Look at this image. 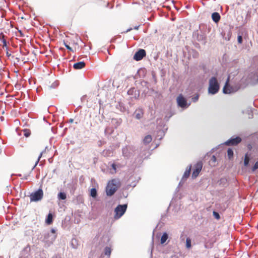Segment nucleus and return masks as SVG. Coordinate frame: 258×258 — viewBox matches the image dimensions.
I'll return each mask as SVG.
<instances>
[{"instance_id":"f257e3e1","label":"nucleus","mask_w":258,"mask_h":258,"mask_svg":"<svg viewBox=\"0 0 258 258\" xmlns=\"http://www.w3.org/2000/svg\"><path fill=\"white\" fill-rule=\"evenodd\" d=\"M209 86L208 88L209 94L214 95L219 90L220 86L217 78L215 77H212L209 80Z\"/></svg>"},{"instance_id":"f03ea898","label":"nucleus","mask_w":258,"mask_h":258,"mask_svg":"<svg viewBox=\"0 0 258 258\" xmlns=\"http://www.w3.org/2000/svg\"><path fill=\"white\" fill-rule=\"evenodd\" d=\"M117 181L116 179H112L109 181L106 187V193L108 196H112L117 189Z\"/></svg>"},{"instance_id":"7ed1b4c3","label":"nucleus","mask_w":258,"mask_h":258,"mask_svg":"<svg viewBox=\"0 0 258 258\" xmlns=\"http://www.w3.org/2000/svg\"><path fill=\"white\" fill-rule=\"evenodd\" d=\"M127 207V204L118 205L114 210L115 215L114 219H118L120 218L125 212Z\"/></svg>"},{"instance_id":"20e7f679","label":"nucleus","mask_w":258,"mask_h":258,"mask_svg":"<svg viewBox=\"0 0 258 258\" xmlns=\"http://www.w3.org/2000/svg\"><path fill=\"white\" fill-rule=\"evenodd\" d=\"M178 106L182 108H187L190 105V103H188L186 99L180 94L176 99Z\"/></svg>"},{"instance_id":"39448f33","label":"nucleus","mask_w":258,"mask_h":258,"mask_svg":"<svg viewBox=\"0 0 258 258\" xmlns=\"http://www.w3.org/2000/svg\"><path fill=\"white\" fill-rule=\"evenodd\" d=\"M43 195V190L41 189H39L34 193L31 194L30 200L31 201H38L42 199Z\"/></svg>"},{"instance_id":"423d86ee","label":"nucleus","mask_w":258,"mask_h":258,"mask_svg":"<svg viewBox=\"0 0 258 258\" xmlns=\"http://www.w3.org/2000/svg\"><path fill=\"white\" fill-rule=\"evenodd\" d=\"M133 149L130 146H125L122 149V156L125 158H129L133 154Z\"/></svg>"},{"instance_id":"0eeeda50","label":"nucleus","mask_w":258,"mask_h":258,"mask_svg":"<svg viewBox=\"0 0 258 258\" xmlns=\"http://www.w3.org/2000/svg\"><path fill=\"white\" fill-rule=\"evenodd\" d=\"M241 139L239 137L235 138L232 137L226 142L224 143V144L226 146H235L240 143Z\"/></svg>"},{"instance_id":"6e6552de","label":"nucleus","mask_w":258,"mask_h":258,"mask_svg":"<svg viewBox=\"0 0 258 258\" xmlns=\"http://www.w3.org/2000/svg\"><path fill=\"white\" fill-rule=\"evenodd\" d=\"M146 51L144 49H140L135 53L134 59L137 61L141 60L146 56Z\"/></svg>"},{"instance_id":"1a4fd4ad","label":"nucleus","mask_w":258,"mask_h":258,"mask_svg":"<svg viewBox=\"0 0 258 258\" xmlns=\"http://www.w3.org/2000/svg\"><path fill=\"white\" fill-rule=\"evenodd\" d=\"M228 79L226 81L225 85L223 89V92L224 94H230L234 92L235 91L233 87H231L228 84Z\"/></svg>"},{"instance_id":"9d476101","label":"nucleus","mask_w":258,"mask_h":258,"mask_svg":"<svg viewBox=\"0 0 258 258\" xmlns=\"http://www.w3.org/2000/svg\"><path fill=\"white\" fill-rule=\"evenodd\" d=\"M202 168V164L201 162H198L196 164V169H194L192 174V177H197L199 174Z\"/></svg>"},{"instance_id":"9b49d317","label":"nucleus","mask_w":258,"mask_h":258,"mask_svg":"<svg viewBox=\"0 0 258 258\" xmlns=\"http://www.w3.org/2000/svg\"><path fill=\"white\" fill-rule=\"evenodd\" d=\"M127 94L129 95H132V98L137 99L139 97V92L135 88H132L127 91Z\"/></svg>"},{"instance_id":"f8f14e48","label":"nucleus","mask_w":258,"mask_h":258,"mask_svg":"<svg viewBox=\"0 0 258 258\" xmlns=\"http://www.w3.org/2000/svg\"><path fill=\"white\" fill-rule=\"evenodd\" d=\"M143 114V109L141 107H139L135 110L133 114V115L136 119H140L141 118H142Z\"/></svg>"},{"instance_id":"ddd939ff","label":"nucleus","mask_w":258,"mask_h":258,"mask_svg":"<svg viewBox=\"0 0 258 258\" xmlns=\"http://www.w3.org/2000/svg\"><path fill=\"white\" fill-rule=\"evenodd\" d=\"M221 19V16L218 12H214L212 14V19L215 23H218Z\"/></svg>"},{"instance_id":"4468645a","label":"nucleus","mask_w":258,"mask_h":258,"mask_svg":"<svg viewBox=\"0 0 258 258\" xmlns=\"http://www.w3.org/2000/svg\"><path fill=\"white\" fill-rule=\"evenodd\" d=\"M85 66V63L84 61H80L75 63L73 66V67L76 70H80Z\"/></svg>"},{"instance_id":"2eb2a0df","label":"nucleus","mask_w":258,"mask_h":258,"mask_svg":"<svg viewBox=\"0 0 258 258\" xmlns=\"http://www.w3.org/2000/svg\"><path fill=\"white\" fill-rule=\"evenodd\" d=\"M122 122V120L120 118H112L111 119V123L115 126V127H117L119 126Z\"/></svg>"},{"instance_id":"dca6fc26","label":"nucleus","mask_w":258,"mask_h":258,"mask_svg":"<svg viewBox=\"0 0 258 258\" xmlns=\"http://www.w3.org/2000/svg\"><path fill=\"white\" fill-rule=\"evenodd\" d=\"M191 166L190 165L189 166L188 168L186 169V170L185 171V172L183 174V175L182 177V179L186 180L189 177L190 172V170H191Z\"/></svg>"},{"instance_id":"f3484780","label":"nucleus","mask_w":258,"mask_h":258,"mask_svg":"<svg viewBox=\"0 0 258 258\" xmlns=\"http://www.w3.org/2000/svg\"><path fill=\"white\" fill-rule=\"evenodd\" d=\"M53 221V215L51 213H49L45 220V223L48 225H50Z\"/></svg>"},{"instance_id":"a211bd4d","label":"nucleus","mask_w":258,"mask_h":258,"mask_svg":"<svg viewBox=\"0 0 258 258\" xmlns=\"http://www.w3.org/2000/svg\"><path fill=\"white\" fill-rule=\"evenodd\" d=\"M251 17V11L248 10L247 12L245 19L243 21V25L246 24L249 21Z\"/></svg>"},{"instance_id":"6ab92c4d","label":"nucleus","mask_w":258,"mask_h":258,"mask_svg":"<svg viewBox=\"0 0 258 258\" xmlns=\"http://www.w3.org/2000/svg\"><path fill=\"white\" fill-rule=\"evenodd\" d=\"M249 160H250V155L248 153H246L245 155L244 159V165L245 166H247L248 165Z\"/></svg>"},{"instance_id":"aec40b11","label":"nucleus","mask_w":258,"mask_h":258,"mask_svg":"<svg viewBox=\"0 0 258 258\" xmlns=\"http://www.w3.org/2000/svg\"><path fill=\"white\" fill-rule=\"evenodd\" d=\"M152 139L151 136L147 135L144 138L143 142L145 144H148L152 141Z\"/></svg>"},{"instance_id":"412c9836","label":"nucleus","mask_w":258,"mask_h":258,"mask_svg":"<svg viewBox=\"0 0 258 258\" xmlns=\"http://www.w3.org/2000/svg\"><path fill=\"white\" fill-rule=\"evenodd\" d=\"M57 198L59 200H64L67 198V195L64 192H60L57 195Z\"/></svg>"},{"instance_id":"4be33fe9","label":"nucleus","mask_w":258,"mask_h":258,"mask_svg":"<svg viewBox=\"0 0 258 258\" xmlns=\"http://www.w3.org/2000/svg\"><path fill=\"white\" fill-rule=\"evenodd\" d=\"M97 196V191L95 188H92L90 190V196L95 198Z\"/></svg>"},{"instance_id":"5701e85b","label":"nucleus","mask_w":258,"mask_h":258,"mask_svg":"<svg viewBox=\"0 0 258 258\" xmlns=\"http://www.w3.org/2000/svg\"><path fill=\"white\" fill-rule=\"evenodd\" d=\"M168 237V234L166 232L164 233L161 238V243L162 244L166 242V241L167 240Z\"/></svg>"},{"instance_id":"b1692460","label":"nucleus","mask_w":258,"mask_h":258,"mask_svg":"<svg viewBox=\"0 0 258 258\" xmlns=\"http://www.w3.org/2000/svg\"><path fill=\"white\" fill-rule=\"evenodd\" d=\"M150 155L149 150L147 149L145 151V153H141V156L142 158L145 159L147 158Z\"/></svg>"},{"instance_id":"393cba45","label":"nucleus","mask_w":258,"mask_h":258,"mask_svg":"<svg viewBox=\"0 0 258 258\" xmlns=\"http://www.w3.org/2000/svg\"><path fill=\"white\" fill-rule=\"evenodd\" d=\"M103 155L104 156H110L111 154H112L113 152L111 150L108 149V150H105L103 152Z\"/></svg>"},{"instance_id":"a878e982","label":"nucleus","mask_w":258,"mask_h":258,"mask_svg":"<svg viewBox=\"0 0 258 258\" xmlns=\"http://www.w3.org/2000/svg\"><path fill=\"white\" fill-rule=\"evenodd\" d=\"M111 248L109 247H106L104 248V253L105 255H107L108 256H110L111 254Z\"/></svg>"},{"instance_id":"bb28decb","label":"nucleus","mask_w":258,"mask_h":258,"mask_svg":"<svg viewBox=\"0 0 258 258\" xmlns=\"http://www.w3.org/2000/svg\"><path fill=\"white\" fill-rule=\"evenodd\" d=\"M227 155L229 159H231L233 157V151L232 149L229 148L227 150Z\"/></svg>"},{"instance_id":"cd10ccee","label":"nucleus","mask_w":258,"mask_h":258,"mask_svg":"<svg viewBox=\"0 0 258 258\" xmlns=\"http://www.w3.org/2000/svg\"><path fill=\"white\" fill-rule=\"evenodd\" d=\"M24 132V135L26 137H29L30 136L31 132L28 129H24L23 130Z\"/></svg>"},{"instance_id":"c85d7f7f","label":"nucleus","mask_w":258,"mask_h":258,"mask_svg":"<svg viewBox=\"0 0 258 258\" xmlns=\"http://www.w3.org/2000/svg\"><path fill=\"white\" fill-rule=\"evenodd\" d=\"M219 184L224 185L227 183V179L226 178H221L219 181Z\"/></svg>"},{"instance_id":"c756f323","label":"nucleus","mask_w":258,"mask_h":258,"mask_svg":"<svg viewBox=\"0 0 258 258\" xmlns=\"http://www.w3.org/2000/svg\"><path fill=\"white\" fill-rule=\"evenodd\" d=\"M191 239L189 237H187L186 239V247L187 248L191 247Z\"/></svg>"},{"instance_id":"7c9ffc66","label":"nucleus","mask_w":258,"mask_h":258,"mask_svg":"<svg viewBox=\"0 0 258 258\" xmlns=\"http://www.w3.org/2000/svg\"><path fill=\"white\" fill-rule=\"evenodd\" d=\"M199 98V95L198 94H196L194 97H192L191 100L194 102L198 101Z\"/></svg>"},{"instance_id":"2f4dec72","label":"nucleus","mask_w":258,"mask_h":258,"mask_svg":"<svg viewBox=\"0 0 258 258\" xmlns=\"http://www.w3.org/2000/svg\"><path fill=\"white\" fill-rule=\"evenodd\" d=\"M213 216H214V217L216 219L219 220L220 218V215L218 212H217L216 211H213Z\"/></svg>"},{"instance_id":"473e14b6","label":"nucleus","mask_w":258,"mask_h":258,"mask_svg":"<svg viewBox=\"0 0 258 258\" xmlns=\"http://www.w3.org/2000/svg\"><path fill=\"white\" fill-rule=\"evenodd\" d=\"M111 166L113 170V171H111V172L112 173H116V165H115V164L114 163H112L111 165Z\"/></svg>"},{"instance_id":"72a5a7b5","label":"nucleus","mask_w":258,"mask_h":258,"mask_svg":"<svg viewBox=\"0 0 258 258\" xmlns=\"http://www.w3.org/2000/svg\"><path fill=\"white\" fill-rule=\"evenodd\" d=\"M205 38H206L205 36H204V35H201L198 36L197 39L198 41H201V40L205 41Z\"/></svg>"},{"instance_id":"f704fd0d","label":"nucleus","mask_w":258,"mask_h":258,"mask_svg":"<svg viewBox=\"0 0 258 258\" xmlns=\"http://www.w3.org/2000/svg\"><path fill=\"white\" fill-rule=\"evenodd\" d=\"M237 41L239 44H241L243 41L242 36L241 35H238L237 37Z\"/></svg>"},{"instance_id":"c9c22d12","label":"nucleus","mask_w":258,"mask_h":258,"mask_svg":"<svg viewBox=\"0 0 258 258\" xmlns=\"http://www.w3.org/2000/svg\"><path fill=\"white\" fill-rule=\"evenodd\" d=\"M258 169V162H256L252 168V171H254Z\"/></svg>"},{"instance_id":"e433bc0d","label":"nucleus","mask_w":258,"mask_h":258,"mask_svg":"<svg viewBox=\"0 0 258 258\" xmlns=\"http://www.w3.org/2000/svg\"><path fill=\"white\" fill-rule=\"evenodd\" d=\"M42 154V153H40V154L39 155V157H38V159H37V161H36V163H35V165H34V167H33V169H34V168L36 166V165H37V164L38 163V162H39V160H40V158H41Z\"/></svg>"},{"instance_id":"4c0bfd02","label":"nucleus","mask_w":258,"mask_h":258,"mask_svg":"<svg viewBox=\"0 0 258 258\" xmlns=\"http://www.w3.org/2000/svg\"><path fill=\"white\" fill-rule=\"evenodd\" d=\"M64 46L66 47L70 51H73V49L70 47L68 44H67L66 43H64Z\"/></svg>"},{"instance_id":"58836bf2","label":"nucleus","mask_w":258,"mask_h":258,"mask_svg":"<svg viewBox=\"0 0 258 258\" xmlns=\"http://www.w3.org/2000/svg\"><path fill=\"white\" fill-rule=\"evenodd\" d=\"M58 85V83L55 82H54L53 84H52L51 85V88H55Z\"/></svg>"},{"instance_id":"ea45409f","label":"nucleus","mask_w":258,"mask_h":258,"mask_svg":"<svg viewBox=\"0 0 258 258\" xmlns=\"http://www.w3.org/2000/svg\"><path fill=\"white\" fill-rule=\"evenodd\" d=\"M132 29H133L132 28H130L128 29H127L125 31H124L123 33H127V32L131 31Z\"/></svg>"},{"instance_id":"a19ab883","label":"nucleus","mask_w":258,"mask_h":258,"mask_svg":"<svg viewBox=\"0 0 258 258\" xmlns=\"http://www.w3.org/2000/svg\"><path fill=\"white\" fill-rule=\"evenodd\" d=\"M212 160L214 161V162H215L216 160V158L215 156H213L212 157Z\"/></svg>"},{"instance_id":"79ce46f5","label":"nucleus","mask_w":258,"mask_h":258,"mask_svg":"<svg viewBox=\"0 0 258 258\" xmlns=\"http://www.w3.org/2000/svg\"><path fill=\"white\" fill-rule=\"evenodd\" d=\"M3 42L4 46H6L7 45V41H6V40H4Z\"/></svg>"},{"instance_id":"37998d69","label":"nucleus","mask_w":258,"mask_h":258,"mask_svg":"<svg viewBox=\"0 0 258 258\" xmlns=\"http://www.w3.org/2000/svg\"><path fill=\"white\" fill-rule=\"evenodd\" d=\"M51 232L52 233H54H54H55L56 231H55V230L54 229H51Z\"/></svg>"},{"instance_id":"c03bdc74","label":"nucleus","mask_w":258,"mask_h":258,"mask_svg":"<svg viewBox=\"0 0 258 258\" xmlns=\"http://www.w3.org/2000/svg\"><path fill=\"white\" fill-rule=\"evenodd\" d=\"M139 26H136L134 27V29L135 30H138L139 29Z\"/></svg>"},{"instance_id":"a18cd8bd","label":"nucleus","mask_w":258,"mask_h":258,"mask_svg":"<svg viewBox=\"0 0 258 258\" xmlns=\"http://www.w3.org/2000/svg\"><path fill=\"white\" fill-rule=\"evenodd\" d=\"M19 32H20V33L21 36H23V33H22L21 31H20H20H19Z\"/></svg>"},{"instance_id":"49530a36","label":"nucleus","mask_w":258,"mask_h":258,"mask_svg":"<svg viewBox=\"0 0 258 258\" xmlns=\"http://www.w3.org/2000/svg\"><path fill=\"white\" fill-rule=\"evenodd\" d=\"M55 237H56V236H54V237L53 238H52V240H54L55 238Z\"/></svg>"},{"instance_id":"de8ad7c7","label":"nucleus","mask_w":258,"mask_h":258,"mask_svg":"<svg viewBox=\"0 0 258 258\" xmlns=\"http://www.w3.org/2000/svg\"><path fill=\"white\" fill-rule=\"evenodd\" d=\"M73 119H70V122H73Z\"/></svg>"},{"instance_id":"09e8293b","label":"nucleus","mask_w":258,"mask_h":258,"mask_svg":"<svg viewBox=\"0 0 258 258\" xmlns=\"http://www.w3.org/2000/svg\"><path fill=\"white\" fill-rule=\"evenodd\" d=\"M52 258H57L56 256H53Z\"/></svg>"},{"instance_id":"8fccbe9b","label":"nucleus","mask_w":258,"mask_h":258,"mask_svg":"<svg viewBox=\"0 0 258 258\" xmlns=\"http://www.w3.org/2000/svg\"><path fill=\"white\" fill-rule=\"evenodd\" d=\"M181 181L179 182V185H180L181 184Z\"/></svg>"},{"instance_id":"3c124183","label":"nucleus","mask_w":258,"mask_h":258,"mask_svg":"<svg viewBox=\"0 0 258 258\" xmlns=\"http://www.w3.org/2000/svg\"><path fill=\"white\" fill-rule=\"evenodd\" d=\"M1 119H3V117H2H2H1Z\"/></svg>"}]
</instances>
